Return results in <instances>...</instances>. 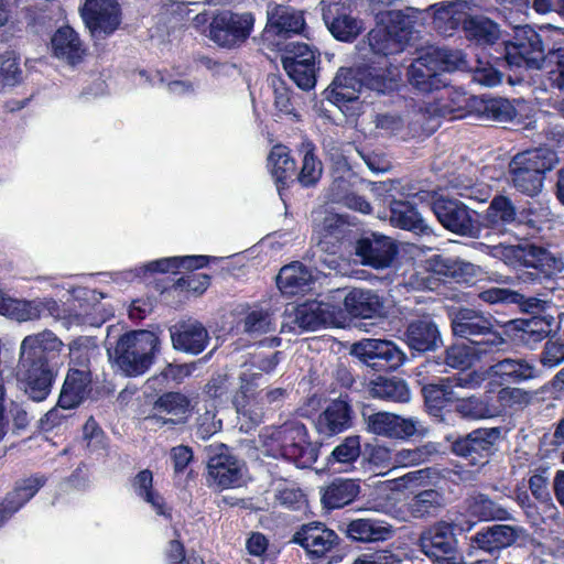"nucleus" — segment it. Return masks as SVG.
Instances as JSON below:
<instances>
[{
    "instance_id": "1",
    "label": "nucleus",
    "mask_w": 564,
    "mask_h": 564,
    "mask_svg": "<svg viewBox=\"0 0 564 564\" xmlns=\"http://www.w3.org/2000/svg\"><path fill=\"white\" fill-rule=\"evenodd\" d=\"M259 438L265 455L283 458L299 468H308L317 460L318 448L308 440L307 430L300 421L264 427Z\"/></svg>"
},
{
    "instance_id": "2",
    "label": "nucleus",
    "mask_w": 564,
    "mask_h": 564,
    "mask_svg": "<svg viewBox=\"0 0 564 564\" xmlns=\"http://www.w3.org/2000/svg\"><path fill=\"white\" fill-rule=\"evenodd\" d=\"M160 345V338L153 332L131 330L117 339L112 350L108 348V355L126 377H139L154 364Z\"/></svg>"
},
{
    "instance_id": "3",
    "label": "nucleus",
    "mask_w": 564,
    "mask_h": 564,
    "mask_svg": "<svg viewBox=\"0 0 564 564\" xmlns=\"http://www.w3.org/2000/svg\"><path fill=\"white\" fill-rule=\"evenodd\" d=\"M447 316L453 335L467 339L470 344L485 351L499 352L508 346L507 339L495 327L491 315L469 307H449Z\"/></svg>"
},
{
    "instance_id": "4",
    "label": "nucleus",
    "mask_w": 564,
    "mask_h": 564,
    "mask_svg": "<svg viewBox=\"0 0 564 564\" xmlns=\"http://www.w3.org/2000/svg\"><path fill=\"white\" fill-rule=\"evenodd\" d=\"M558 163L555 151L546 148L532 149L514 155L509 164L513 187L528 196L538 195L543 187L544 175Z\"/></svg>"
},
{
    "instance_id": "5",
    "label": "nucleus",
    "mask_w": 564,
    "mask_h": 564,
    "mask_svg": "<svg viewBox=\"0 0 564 564\" xmlns=\"http://www.w3.org/2000/svg\"><path fill=\"white\" fill-rule=\"evenodd\" d=\"M502 257L516 268H525L530 281L550 279L564 270L562 257L552 253L547 248L522 241L518 245L502 247Z\"/></svg>"
},
{
    "instance_id": "6",
    "label": "nucleus",
    "mask_w": 564,
    "mask_h": 564,
    "mask_svg": "<svg viewBox=\"0 0 564 564\" xmlns=\"http://www.w3.org/2000/svg\"><path fill=\"white\" fill-rule=\"evenodd\" d=\"M464 2L448 1L436 4L435 22L448 24L449 30H455L460 22L466 33V37L474 40L480 45H492L500 37L499 25L484 15H473L463 19Z\"/></svg>"
},
{
    "instance_id": "7",
    "label": "nucleus",
    "mask_w": 564,
    "mask_h": 564,
    "mask_svg": "<svg viewBox=\"0 0 564 564\" xmlns=\"http://www.w3.org/2000/svg\"><path fill=\"white\" fill-rule=\"evenodd\" d=\"M313 239L322 254L313 261L316 271H321L318 264L324 263L327 268H334V260L327 262L324 253L336 254L344 241L349 237L351 230L346 219L324 207H318L312 213Z\"/></svg>"
},
{
    "instance_id": "8",
    "label": "nucleus",
    "mask_w": 564,
    "mask_h": 564,
    "mask_svg": "<svg viewBox=\"0 0 564 564\" xmlns=\"http://www.w3.org/2000/svg\"><path fill=\"white\" fill-rule=\"evenodd\" d=\"M390 86L383 77L375 76L372 70L340 69L323 91V96L325 100L341 108L347 102L357 100L364 88L384 93Z\"/></svg>"
},
{
    "instance_id": "9",
    "label": "nucleus",
    "mask_w": 564,
    "mask_h": 564,
    "mask_svg": "<svg viewBox=\"0 0 564 564\" xmlns=\"http://www.w3.org/2000/svg\"><path fill=\"white\" fill-rule=\"evenodd\" d=\"M455 528L453 522L440 520L420 533V551L433 564H460L462 556Z\"/></svg>"
},
{
    "instance_id": "10",
    "label": "nucleus",
    "mask_w": 564,
    "mask_h": 564,
    "mask_svg": "<svg viewBox=\"0 0 564 564\" xmlns=\"http://www.w3.org/2000/svg\"><path fill=\"white\" fill-rule=\"evenodd\" d=\"M502 437L501 427H480L451 442V452L465 458L469 465L482 467L498 451Z\"/></svg>"
},
{
    "instance_id": "11",
    "label": "nucleus",
    "mask_w": 564,
    "mask_h": 564,
    "mask_svg": "<svg viewBox=\"0 0 564 564\" xmlns=\"http://www.w3.org/2000/svg\"><path fill=\"white\" fill-rule=\"evenodd\" d=\"M431 209L446 230L462 237L479 239L477 212L462 200L441 195L433 200Z\"/></svg>"
},
{
    "instance_id": "12",
    "label": "nucleus",
    "mask_w": 564,
    "mask_h": 564,
    "mask_svg": "<svg viewBox=\"0 0 564 564\" xmlns=\"http://www.w3.org/2000/svg\"><path fill=\"white\" fill-rule=\"evenodd\" d=\"M207 463L208 481L218 489L237 487L242 481L243 463L224 443L215 442L203 447Z\"/></svg>"
},
{
    "instance_id": "13",
    "label": "nucleus",
    "mask_w": 564,
    "mask_h": 564,
    "mask_svg": "<svg viewBox=\"0 0 564 564\" xmlns=\"http://www.w3.org/2000/svg\"><path fill=\"white\" fill-rule=\"evenodd\" d=\"M281 62L288 76L303 90L316 85L319 53L306 43L289 42L284 45Z\"/></svg>"
},
{
    "instance_id": "14",
    "label": "nucleus",
    "mask_w": 564,
    "mask_h": 564,
    "mask_svg": "<svg viewBox=\"0 0 564 564\" xmlns=\"http://www.w3.org/2000/svg\"><path fill=\"white\" fill-rule=\"evenodd\" d=\"M350 355L375 371L395 370L406 359L405 352L395 343L378 338H365L354 343Z\"/></svg>"
},
{
    "instance_id": "15",
    "label": "nucleus",
    "mask_w": 564,
    "mask_h": 564,
    "mask_svg": "<svg viewBox=\"0 0 564 564\" xmlns=\"http://www.w3.org/2000/svg\"><path fill=\"white\" fill-rule=\"evenodd\" d=\"M253 24L254 17L250 12L219 11L209 23V37L219 46L231 48L249 37Z\"/></svg>"
},
{
    "instance_id": "16",
    "label": "nucleus",
    "mask_w": 564,
    "mask_h": 564,
    "mask_svg": "<svg viewBox=\"0 0 564 564\" xmlns=\"http://www.w3.org/2000/svg\"><path fill=\"white\" fill-rule=\"evenodd\" d=\"M503 58L510 67L542 68L545 47L541 35L531 26L522 28L512 42L506 43Z\"/></svg>"
},
{
    "instance_id": "17",
    "label": "nucleus",
    "mask_w": 564,
    "mask_h": 564,
    "mask_svg": "<svg viewBox=\"0 0 564 564\" xmlns=\"http://www.w3.org/2000/svg\"><path fill=\"white\" fill-rule=\"evenodd\" d=\"M366 430L378 436L405 440L414 435H424L426 429L415 417H402L390 412H373L365 408L361 412Z\"/></svg>"
},
{
    "instance_id": "18",
    "label": "nucleus",
    "mask_w": 564,
    "mask_h": 564,
    "mask_svg": "<svg viewBox=\"0 0 564 564\" xmlns=\"http://www.w3.org/2000/svg\"><path fill=\"white\" fill-rule=\"evenodd\" d=\"M524 528L510 524H492L480 528L468 538V555L476 552L498 557L501 551L512 546L525 535Z\"/></svg>"
},
{
    "instance_id": "19",
    "label": "nucleus",
    "mask_w": 564,
    "mask_h": 564,
    "mask_svg": "<svg viewBox=\"0 0 564 564\" xmlns=\"http://www.w3.org/2000/svg\"><path fill=\"white\" fill-rule=\"evenodd\" d=\"M64 349L62 339L51 329L25 336L20 344L21 362H31L33 365L57 366L59 368V358Z\"/></svg>"
},
{
    "instance_id": "20",
    "label": "nucleus",
    "mask_w": 564,
    "mask_h": 564,
    "mask_svg": "<svg viewBox=\"0 0 564 564\" xmlns=\"http://www.w3.org/2000/svg\"><path fill=\"white\" fill-rule=\"evenodd\" d=\"M265 13L267 24L262 33L265 41L280 45L279 41L275 42V37L286 40L304 30L303 13L290 6L271 1L267 4Z\"/></svg>"
},
{
    "instance_id": "21",
    "label": "nucleus",
    "mask_w": 564,
    "mask_h": 564,
    "mask_svg": "<svg viewBox=\"0 0 564 564\" xmlns=\"http://www.w3.org/2000/svg\"><path fill=\"white\" fill-rule=\"evenodd\" d=\"M354 251L362 265L380 270L391 267L398 246L388 236L370 232L356 240Z\"/></svg>"
},
{
    "instance_id": "22",
    "label": "nucleus",
    "mask_w": 564,
    "mask_h": 564,
    "mask_svg": "<svg viewBox=\"0 0 564 564\" xmlns=\"http://www.w3.org/2000/svg\"><path fill=\"white\" fill-rule=\"evenodd\" d=\"M45 312L56 319L62 317L61 306L52 297L18 300L0 290V314L3 316L22 323L39 319Z\"/></svg>"
},
{
    "instance_id": "23",
    "label": "nucleus",
    "mask_w": 564,
    "mask_h": 564,
    "mask_svg": "<svg viewBox=\"0 0 564 564\" xmlns=\"http://www.w3.org/2000/svg\"><path fill=\"white\" fill-rule=\"evenodd\" d=\"M322 18L332 35L343 42L354 41L362 30L360 20L351 15V10L341 0H322Z\"/></svg>"
},
{
    "instance_id": "24",
    "label": "nucleus",
    "mask_w": 564,
    "mask_h": 564,
    "mask_svg": "<svg viewBox=\"0 0 564 564\" xmlns=\"http://www.w3.org/2000/svg\"><path fill=\"white\" fill-rule=\"evenodd\" d=\"M517 207L505 195H496L481 214H477L479 238L488 239L492 235H502L508 226L517 221Z\"/></svg>"
},
{
    "instance_id": "25",
    "label": "nucleus",
    "mask_w": 564,
    "mask_h": 564,
    "mask_svg": "<svg viewBox=\"0 0 564 564\" xmlns=\"http://www.w3.org/2000/svg\"><path fill=\"white\" fill-rule=\"evenodd\" d=\"M57 373V366L33 365L19 360L20 388L34 402H42L50 395Z\"/></svg>"
},
{
    "instance_id": "26",
    "label": "nucleus",
    "mask_w": 564,
    "mask_h": 564,
    "mask_svg": "<svg viewBox=\"0 0 564 564\" xmlns=\"http://www.w3.org/2000/svg\"><path fill=\"white\" fill-rule=\"evenodd\" d=\"M82 15L97 39L112 34L120 24V9L116 0H86Z\"/></svg>"
},
{
    "instance_id": "27",
    "label": "nucleus",
    "mask_w": 564,
    "mask_h": 564,
    "mask_svg": "<svg viewBox=\"0 0 564 564\" xmlns=\"http://www.w3.org/2000/svg\"><path fill=\"white\" fill-rule=\"evenodd\" d=\"M402 340L415 352L435 351L443 346V338L434 318L424 314L406 322Z\"/></svg>"
},
{
    "instance_id": "28",
    "label": "nucleus",
    "mask_w": 564,
    "mask_h": 564,
    "mask_svg": "<svg viewBox=\"0 0 564 564\" xmlns=\"http://www.w3.org/2000/svg\"><path fill=\"white\" fill-rule=\"evenodd\" d=\"M446 506L445 495L434 488L424 489L415 495L405 503V512L397 510L393 517L400 521L430 520L437 518Z\"/></svg>"
},
{
    "instance_id": "29",
    "label": "nucleus",
    "mask_w": 564,
    "mask_h": 564,
    "mask_svg": "<svg viewBox=\"0 0 564 564\" xmlns=\"http://www.w3.org/2000/svg\"><path fill=\"white\" fill-rule=\"evenodd\" d=\"M406 77L411 87L423 95L440 90L448 84L426 52L411 63Z\"/></svg>"
},
{
    "instance_id": "30",
    "label": "nucleus",
    "mask_w": 564,
    "mask_h": 564,
    "mask_svg": "<svg viewBox=\"0 0 564 564\" xmlns=\"http://www.w3.org/2000/svg\"><path fill=\"white\" fill-rule=\"evenodd\" d=\"M170 336L175 350L189 355L203 352L210 340L206 327L196 319L175 324L170 328Z\"/></svg>"
},
{
    "instance_id": "31",
    "label": "nucleus",
    "mask_w": 564,
    "mask_h": 564,
    "mask_svg": "<svg viewBox=\"0 0 564 564\" xmlns=\"http://www.w3.org/2000/svg\"><path fill=\"white\" fill-rule=\"evenodd\" d=\"M352 413L347 395L340 394L338 399L330 401L317 416L316 430L321 435L327 437L339 434L351 427Z\"/></svg>"
},
{
    "instance_id": "32",
    "label": "nucleus",
    "mask_w": 564,
    "mask_h": 564,
    "mask_svg": "<svg viewBox=\"0 0 564 564\" xmlns=\"http://www.w3.org/2000/svg\"><path fill=\"white\" fill-rule=\"evenodd\" d=\"M340 308L324 301L307 302L295 308L293 324L302 330H316L337 322Z\"/></svg>"
},
{
    "instance_id": "33",
    "label": "nucleus",
    "mask_w": 564,
    "mask_h": 564,
    "mask_svg": "<svg viewBox=\"0 0 564 564\" xmlns=\"http://www.w3.org/2000/svg\"><path fill=\"white\" fill-rule=\"evenodd\" d=\"M293 542L311 555L322 557L338 543V535L322 522H311L302 525L294 534Z\"/></svg>"
},
{
    "instance_id": "34",
    "label": "nucleus",
    "mask_w": 564,
    "mask_h": 564,
    "mask_svg": "<svg viewBox=\"0 0 564 564\" xmlns=\"http://www.w3.org/2000/svg\"><path fill=\"white\" fill-rule=\"evenodd\" d=\"M91 373L89 370L69 368L58 395L62 410L79 406L91 392Z\"/></svg>"
},
{
    "instance_id": "35",
    "label": "nucleus",
    "mask_w": 564,
    "mask_h": 564,
    "mask_svg": "<svg viewBox=\"0 0 564 564\" xmlns=\"http://www.w3.org/2000/svg\"><path fill=\"white\" fill-rule=\"evenodd\" d=\"M489 378L500 384H519L538 377L535 366L524 358H503L487 369Z\"/></svg>"
},
{
    "instance_id": "36",
    "label": "nucleus",
    "mask_w": 564,
    "mask_h": 564,
    "mask_svg": "<svg viewBox=\"0 0 564 564\" xmlns=\"http://www.w3.org/2000/svg\"><path fill=\"white\" fill-rule=\"evenodd\" d=\"M344 306L352 317L377 318L384 315V301L373 290L355 288L344 296Z\"/></svg>"
},
{
    "instance_id": "37",
    "label": "nucleus",
    "mask_w": 564,
    "mask_h": 564,
    "mask_svg": "<svg viewBox=\"0 0 564 564\" xmlns=\"http://www.w3.org/2000/svg\"><path fill=\"white\" fill-rule=\"evenodd\" d=\"M405 42L394 36L390 31L381 24L376 26L368 33L367 41L358 44L357 48L364 59L371 61V55L388 56L403 51Z\"/></svg>"
},
{
    "instance_id": "38",
    "label": "nucleus",
    "mask_w": 564,
    "mask_h": 564,
    "mask_svg": "<svg viewBox=\"0 0 564 564\" xmlns=\"http://www.w3.org/2000/svg\"><path fill=\"white\" fill-rule=\"evenodd\" d=\"M324 509H340L352 503L360 494L358 479L335 478L319 490Z\"/></svg>"
},
{
    "instance_id": "39",
    "label": "nucleus",
    "mask_w": 564,
    "mask_h": 564,
    "mask_svg": "<svg viewBox=\"0 0 564 564\" xmlns=\"http://www.w3.org/2000/svg\"><path fill=\"white\" fill-rule=\"evenodd\" d=\"M46 481L44 475L35 474L18 482L14 490L0 503V525L33 498Z\"/></svg>"
},
{
    "instance_id": "40",
    "label": "nucleus",
    "mask_w": 564,
    "mask_h": 564,
    "mask_svg": "<svg viewBox=\"0 0 564 564\" xmlns=\"http://www.w3.org/2000/svg\"><path fill=\"white\" fill-rule=\"evenodd\" d=\"M394 532L393 525L380 519H356L346 527L349 539L364 543L388 541Z\"/></svg>"
},
{
    "instance_id": "41",
    "label": "nucleus",
    "mask_w": 564,
    "mask_h": 564,
    "mask_svg": "<svg viewBox=\"0 0 564 564\" xmlns=\"http://www.w3.org/2000/svg\"><path fill=\"white\" fill-rule=\"evenodd\" d=\"M389 220L390 224L403 230L413 231L415 234H427L430 227L425 223L415 204L410 200L392 199L389 203Z\"/></svg>"
},
{
    "instance_id": "42",
    "label": "nucleus",
    "mask_w": 564,
    "mask_h": 564,
    "mask_svg": "<svg viewBox=\"0 0 564 564\" xmlns=\"http://www.w3.org/2000/svg\"><path fill=\"white\" fill-rule=\"evenodd\" d=\"M314 282L315 275L312 270L301 262L284 265L276 276L278 288L288 295L304 293Z\"/></svg>"
},
{
    "instance_id": "43",
    "label": "nucleus",
    "mask_w": 564,
    "mask_h": 564,
    "mask_svg": "<svg viewBox=\"0 0 564 564\" xmlns=\"http://www.w3.org/2000/svg\"><path fill=\"white\" fill-rule=\"evenodd\" d=\"M53 53L57 58L66 61L70 65L80 63L86 48L77 32L70 26L59 28L52 37Z\"/></svg>"
},
{
    "instance_id": "44",
    "label": "nucleus",
    "mask_w": 564,
    "mask_h": 564,
    "mask_svg": "<svg viewBox=\"0 0 564 564\" xmlns=\"http://www.w3.org/2000/svg\"><path fill=\"white\" fill-rule=\"evenodd\" d=\"M432 268L437 275L452 279L457 283L473 282L480 271V268L471 262L443 256L433 258Z\"/></svg>"
},
{
    "instance_id": "45",
    "label": "nucleus",
    "mask_w": 564,
    "mask_h": 564,
    "mask_svg": "<svg viewBox=\"0 0 564 564\" xmlns=\"http://www.w3.org/2000/svg\"><path fill=\"white\" fill-rule=\"evenodd\" d=\"M369 393L376 399L388 402L405 403L411 398L406 381L399 377H378L371 380Z\"/></svg>"
},
{
    "instance_id": "46",
    "label": "nucleus",
    "mask_w": 564,
    "mask_h": 564,
    "mask_svg": "<svg viewBox=\"0 0 564 564\" xmlns=\"http://www.w3.org/2000/svg\"><path fill=\"white\" fill-rule=\"evenodd\" d=\"M268 165L280 192L292 181L296 170L295 161L290 156V151L285 145L276 144L270 151Z\"/></svg>"
},
{
    "instance_id": "47",
    "label": "nucleus",
    "mask_w": 564,
    "mask_h": 564,
    "mask_svg": "<svg viewBox=\"0 0 564 564\" xmlns=\"http://www.w3.org/2000/svg\"><path fill=\"white\" fill-rule=\"evenodd\" d=\"M491 354L473 344H453L443 354V364L458 370H466L473 367L484 356Z\"/></svg>"
},
{
    "instance_id": "48",
    "label": "nucleus",
    "mask_w": 564,
    "mask_h": 564,
    "mask_svg": "<svg viewBox=\"0 0 564 564\" xmlns=\"http://www.w3.org/2000/svg\"><path fill=\"white\" fill-rule=\"evenodd\" d=\"M360 436H347L330 453L327 459L328 468L335 473L348 471L351 469L352 464L360 457Z\"/></svg>"
},
{
    "instance_id": "49",
    "label": "nucleus",
    "mask_w": 564,
    "mask_h": 564,
    "mask_svg": "<svg viewBox=\"0 0 564 564\" xmlns=\"http://www.w3.org/2000/svg\"><path fill=\"white\" fill-rule=\"evenodd\" d=\"M297 151L302 154V167L297 181L305 187L313 186L318 182L323 172L322 162L315 154L316 147L311 140L304 138L297 145Z\"/></svg>"
},
{
    "instance_id": "50",
    "label": "nucleus",
    "mask_w": 564,
    "mask_h": 564,
    "mask_svg": "<svg viewBox=\"0 0 564 564\" xmlns=\"http://www.w3.org/2000/svg\"><path fill=\"white\" fill-rule=\"evenodd\" d=\"M132 487L141 499L151 505L156 514L171 518L163 497L153 490V474L151 470L143 469L139 471L132 480Z\"/></svg>"
},
{
    "instance_id": "51",
    "label": "nucleus",
    "mask_w": 564,
    "mask_h": 564,
    "mask_svg": "<svg viewBox=\"0 0 564 564\" xmlns=\"http://www.w3.org/2000/svg\"><path fill=\"white\" fill-rule=\"evenodd\" d=\"M191 401L181 392H165L153 403V411L165 414L169 419L180 420V425L185 424L189 414Z\"/></svg>"
},
{
    "instance_id": "52",
    "label": "nucleus",
    "mask_w": 564,
    "mask_h": 564,
    "mask_svg": "<svg viewBox=\"0 0 564 564\" xmlns=\"http://www.w3.org/2000/svg\"><path fill=\"white\" fill-rule=\"evenodd\" d=\"M409 11H412V8H406L405 10L390 9L373 15V18L376 23L381 24L394 36L409 42L413 23V15H410Z\"/></svg>"
},
{
    "instance_id": "53",
    "label": "nucleus",
    "mask_w": 564,
    "mask_h": 564,
    "mask_svg": "<svg viewBox=\"0 0 564 564\" xmlns=\"http://www.w3.org/2000/svg\"><path fill=\"white\" fill-rule=\"evenodd\" d=\"M469 511L481 521H511L512 513L489 496L478 494L473 497Z\"/></svg>"
},
{
    "instance_id": "54",
    "label": "nucleus",
    "mask_w": 564,
    "mask_h": 564,
    "mask_svg": "<svg viewBox=\"0 0 564 564\" xmlns=\"http://www.w3.org/2000/svg\"><path fill=\"white\" fill-rule=\"evenodd\" d=\"M426 53L443 75L449 72L464 70L468 67L466 54L460 50L431 47Z\"/></svg>"
},
{
    "instance_id": "55",
    "label": "nucleus",
    "mask_w": 564,
    "mask_h": 564,
    "mask_svg": "<svg viewBox=\"0 0 564 564\" xmlns=\"http://www.w3.org/2000/svg\"><path fill=\"white\" fill-rule=\"evenodd\" d=\"M552 317L532 316L518 319L516 328L521 332L520 338L527 344L538 343L546 338L552 332Z\"/></svg>"
},
{
    "instance_id": "56",
    "label": "nucleus",
    "mask_w": 564,
    "mask_h": 564,
    "mask_svg": "<svg viewBox=\"0 0 564 564\" xmlns=\"http://www.w3.org/2000/svg\"><path fill=\"white\" fill-rule=\"evenodd\" d=\"M243 332L252 337L272 333L276 328L273 313L269 310L254 308L242 321Z\"/></svg>"
},
{
    "instance_id": "57",
    "label": "nucleus",
    "mask_w": 564,
    "mask_h": 564,
    "mask_svg": "<svg viewBox=\"0 0 564 564\" xmlns=\"http://www.w3.org/2000/svg\"><path fill=\"white\" fill-rule=\"evenodd\" d=\"M531 476L528 480L529 489L532 496L540 502L551 501L550 479L551 467L547 463H542L530 470Z\"/></svg>"
},
{
    "instance_id": "58",
    "label": "nucleus",
    "mask_w": 564,
    "mask_h": 564,
    "mask_svg": "<svg viewBox=\"0 0 564 564\" xmlns=\"http://www.w3.org/2000/svg\"><path fill=\"white\" fill-rule=\"evenodd\" d=\"M192 367L189 365H174L169 364L159 373L148 379L147 384L151 389L166 388L171 382L181 383L185 378L191 376Z\"/></svg>"
},
{
    "instance_id": "59",
    "label": "nucleus",
    "mask_w": 564,
    "mask_h": 564,
    "mask_svg": "<svg viewBox=\"0 0 564 564\" xmlns=\"http://www.w3.org/2000/svg\"><path fill=\"white\" fill-rule=\"evenodd\" d=\"M234 404L236 406L239 417L246 421L245 423H242L241 429L245 427L246 431H248L261 423L263 417V411L258 405V399L235 395Z\"/></svg>"
},
{
    "instance_id": "60",
    "label": "nucleus",
    "mask_w": 564,
    "mask_h": 564,
    "mask_svg": "<svg viewBox=\"0 0 564 564\" xmlns=\"http://www.w3.org/2000/svg\"><path fill=\"white\" fill-rule=\"evenodd\" d=\"M482 113L497 122H510L516 118L517 109L508 99L496 97L484 100Z\"/></svg>"
},
{
    "instance_id": "61",
    "label": "nucleus",
    "mask_w": 564,
    "mask_h": 564,
    "mask_svg": "<svg viewBox=\"0 0 564 564\" xmlns=\"http://www.w3.org/2000/svg\"><path fill=\"white\" fill-rule=\"evenodd\" d=\"M455 411L464 419L480 420L490 417L492 412L488 403L480 397L460 398L455 404Z\"/></svg>"
},
{
    "instance_id": "62",
    "label": "nucleus",
    "mask_w": 564,
    "mask_h": 564,
    "mask_svg": "<svg viewBox=\"0 0 564 564\" xmlns=\"http://www.w3.org/2000/svg\"><path fill=\"white\" fill-rule=\"evenodd\" d=\"M435 452V447L431 443L414 448H402L395 452L393 462L403 467L420 465L427 462Z\"/></svg>"
},
{
    "instance_id": "63",
    "label": "nucleus",
    "mask_w": 564,
    "mask_h": 564,
    "mask_svg": "<svg viewBox=\"0 0 564 564\" xmlns=\"http://www.w3.org/2000/svg\"><path fill=\"white\" fill-rule=\"evenodd\" d=\"M240 387L235 395H241L250 399H259L262 386L267 384L268 380L263 373L248 368L239 376Z\"/></svg>"
},
{
    "instance_id": "64",
    "label": "nucleus",
    "mask_w": 564,
    "mask_h": 564,
    "mask_svg": "<svg viewBox=\"0 0 564 564\" xmlns=\"http://www.w3.org/2000/svg\"><path fill=\"white\" fill-rule=\"evenodd\" d=\"M543 367L554 368L564 362V332L550 337L540 354Z\"/></svg>"
}]
</instances>
